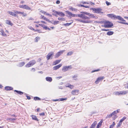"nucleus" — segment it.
<instances>
[{"label":"nucleus","instance_id":"1","mask_svg":"<svg viewBox=\"0 0 128 128\" xmlns=\"http://www.w3.org/2000/svg\"><path fill=\"white\" fill-rule=\"evenodd\" d=\"M66 14H68V16L71 18L72 17L78 16L79 18H82V20L80 19H77L76 20L78 22L83 23H90L92 21L91 20H88L90 18H94V16L93 14H90L87 12H81L82 14H73L72 12L68 10L66 11Z\"/></svg>","mask_w":128,"mask_h":128},{"label":"nucleus","instance_id":"2","mask_svg":"<svg viewBox=\"0 0 128 128\" xmlns=\"http://www.w3.org/2000/svg\"><path fill=\"white\" fill-rule=\"evenodd\" d=\"M119 110H117L114 111L112 113L108 115L106 117V118H110L112 117L113 116H114L113 117V120H115L117 117L116 114L119 112Z\"/></svg>","mask_w":128,"mask_h":128},{"label":"nucleus","instance_id":"3","mask_svg":"<svg viewBox=\"0 0 128 128\" xmlns=\"http://www.w3.org/2000/svg\"><path fill=\"white\" fill-rule=\"evenodd\" d=\"M104 25H102V27L105 28H109L112 26L113 24L112 23L109 21H107L104 22Z\"/></svg>","mask_w":128,"mask_h":128},{"label":"nucleus","instance_id":"4","mask_svg":"<svg viewBox=\"0 0 128 128\" xmlns=\"http://www.w3.org/2000/svg\"><path fill=\"white\" fill-rule=\"evenodd\" d=\"M36 61L34 60H32L30 61L25 66L27 68L30 67L34 65L36 63Z\"/></svg>","mask_w":128,"mask_h":128},{"label":"nucleus","instance_id":"5","mask_svg":"<svg viewBox=\"0 0 128 128\" xmlns=\"http://www.w3.org/2000/svg\"><path fill=\"white\" fill-rule=\"evenodd\" d=\"M65 51V50H62L57 52L56 54L54 57L55 58H57L59 57Z\"/></svg>","mask_w":128,"mask_h":128},{"label":"nucleus","instance_id":"6","mask_svg":"<svg viewBox=\"0 0 128 128\" xmlns=\"http://www.w3.org/2000/svg\"><path fill=\"white\" fill-rule=\"evenodd\" d=\"M72 68L71 66H65L63 67L62 70L64 72H65L68 70L69 68Z\"/></svg>","mask_w":128,"mask_h":128},{"label":"nucleus","instance_id":"7","mask_svg":"<svg viewBox=\"0 0 128 128\" xmlns=\"http://www.w3.org/2000/svg\"><path fill=\"white\" fill-rule=\"evenodd\" d=\"M14 12L8 11V13L10 14L13 16L15 17L16 16V15L18 14V13L17 12H18V11L16 10H14Z\"/></svg>","mask_w":128,"mask_h":128},{"label":"nucleus","instance_id":"8","mask_svg":"<svg viewBox=\"0 0 128 128\" xmlns=\"http://www.w3.org/2000/svg\"><path fill=\"white\" fill-rule=\"evenodd\" d=\"M20 8L28 10H30V8L28 6L26 5H21L19 6Z\"/></svg>","mask_w":128,"mask_h":128},{"label":"nucleus","instance_id":"9","mask_svg":"<svg viewBox=\"0 0 128 128\" xmlns=\"http://www.w3.org/2000/svg\"><path fill=\"white\" fill-rule=\"evenodd\" d=\"M92 10L94 11V12L96 13H99L101 12L102 9L101 8H92Z\"/></svg>","mask_w":128,"mask_h":128},{"label":"nucleus","instance_id":"10","mask_svg":"<svg viewBox=\"0 0 128 128\" xmlns=\"http://www.w3.org/2000/svg\"><path fill=\"white\" fill-rule=\"evenodd\" d=\"M104 76H102V77L100 76L97 78L95 82V83L96 84H97L100 81H102V80H103V79H104Z\"/></svg>","mask_w":128,"mask_h":128},{"label":"nucleus","instance_id":"11","mask_svg":"<svg viewBox=\"0 0 128 128\" xmlns=\"http://www.w3.org/2000/svg\"><path fill=\"white\" fill-rule=\"evenodd\" d=\"M107 16L113 19L116 20V16L114 15L113 14H107Z\"/></svg>","mask_w":128,"mask_h":128},{"label":"nucleus","instance_id":"12","mask_svg":"<svg viewBox=\"0 0 128 128\" xmlns=\"http://www.w3.org/2000/svg\"><path fill=\"white\" fill-rule=\"evenodd\" d=\"M40 23L38 24V25L41 26L44 29V28L46 26L44 25V24H46V23L44 21H41L40 22Z\"/></svg>","mask_w":128,"mask_h":128},{"label":"nucleus","instance_id":"13","mask_svg":"<svg viewBox=\"0 0 128 128\" xmlns=\"http://www.w3.org/2000/svg\"><path fill=\"white\" fill-rule=\"evenodd\" d=\"M79 90H72L71 92V93L74 95H77L79 94Z\"/></svg>","mask_w":128,"mask_h":128},{"label":"nucleus","instance_id":"14","mask_svg":"<svg viewBox=\"0 0 128 128\" xmlns=\"http://www.w3.org/2000/svg\"><path fill=\"white\" fill-rule=\"evenodd\" d=\"M54 53L53 52H51L49 53L46 56V58L47 60H49L50 57L54 55Z\"/></svg>","mask_w":128,"mask_h":128},{"label":"nucleus","instance_id":"15","mask_svg":"<svg viewBox=\"0 0 128 128\" xmlns=\"http://www.w3.org/2000/svg\"><path fill=\"white\" fill-rule=\"evenodd\" d=\"M62 66V64H59L54 66L53 67V69L54 70H56L58 69Z\"/></svg>","mask_w":128,"mask_h":128},{"label":"nucleus","instance_id":"16","mask_svg":"<svg viewBox=\"0 0 128 128\" xmlns=\"http://www.w3.org/2000/svg\"><path fill=\"white\" fill-rule=\"evenodd\" d=\"M118 19V20L126 22V20H124V19L122 18L121 16H116V19Z\"/></svg>","mask_w":128,"mask_h":128},{"label":"nucleus","instance_id":"17","mask_svg":"<svg viewBox=\"0 0 128 128\" xmlns=\"http://www.w3.org/2000/svg\"><path fill=\"white\" fill-rule=\"evenodd\" d=\"M40 18L41 19H43L49 22H50V20L48 18H46L42 15H41L40 16Z\"/></svg>","mask_w":128,"mask_h":128},{"label":"nucleus","instance_id":"18","mask_svg":"<svg viewBox=\"0 0 128 128\" xmlns=\"http://www.w3.org/2000/svg\"><path fill=\"white\" fill-rule=\"evenodd\" d=\"M128 93V90H122L120 91V95H125Z\"/></svg>","mask_w":128,"mask_h":128},{"label":"nucleus","instance_id":"19","mask_svg":"<svg viewBox=\"0 0 128 128\" xmlns=\"http://www.w3.org/2000/svg\"><path fill=\"white\" fill-rule=\"evenodd\" d=\"M5 90H12L13 88H12L11 86H6L4 88Z\"/></svg>","mask_w":128,"mask_h":128},{"label":"nucleus","instance_id":"20","mask_svg":"<svg viewBox=\"0 0 128 128\" xmlns=\"http://www.w3.org/2000/svg\"><path fill=\"white\" fill-rule=\"evenodd\" d=\"M17 12V13H18V14H21L22 15V16H25L27 15V14L26 13H25L22 12L18 11V12Z\"/></svg>","mask_w":128,"mask_h":128},{"label":"nucleus","instance_id":"21","mask_svg":"<svg viewBox=\"0 0 128 128\" xmlns=\"http://www.w3.org/2000/svg\"><path fill=\"white\" fill-rule=\"evenodd\" d=\"M61 60V59L56 60L53 62V65H56L59 63Z\"/></svg>","mask_w":128,"mask_h":128},{"label":"nucleus","instance_id":"22","mask_svg":"<svg viewBox=\"0 0 128 128\" xmlns=\"http://www.w3.org/2000/svg\"><path fill=\"white\" fill-rule=\"evenodd\" d=\"M97 124V122L96 121H94L93 123L91 125L90 127V128H94L95 126Z\"/></svg>","mask_w":128,"mask_h":128},{"label":"nucleus","instance_id":"23","mask_svg":"<svg viewBox=\"0 0 128 128\" xmlns=\"http://www.w3.org/2000/svg\"><path fill=\"white\" fill-rule=\"evenodd\" d=\"M31 116L32 118V120L37 121H38V120L36 116L33 115H32Z\"/></svg>","mask_w":128,"mask_h":128},{"label":"nucleus","instance_id":"24","mask_svg":"<svg viewBox=\"0 0 128 128\" xmlns=\"http://www.w3.org/2000/svg\"><path fill=\"white\" fill-rule=\"evenodd\" d=\"M102 120L103 119L101 120L100 122L99 123H98L96 126L97 127H98V128H99V127L101 126L103 121V120Z\"/></svg>","mask_w":128,"mask_h":128},{"label":"nucleus","instance_id":"25","mask_svg":"<svg viewBox=\"0 0 128 128\" xmlns=\"http://www.w3.org/2000/svg\"><path fill=\"white\" fill-rule=\"evenodd\" d=\"M46 81L50 82H51L52 80V79L50 77H47L46 78Z\"/></svg>","mask_w":128,"mask_h":128},{"label":"nucleus","instance_id":"26","mask_svg":"<svg viewBox=\"0 0 128 128\" xmlns=\"http://www.w3.org/2000/svg\"><path fill=\"white\" fill-rule=\"evenodd\" d=\"M58 15H59L60 16H64L65 15L62 12H59L58 14Z\"/></svg>","mask_w":128,"mask_h":128},{"label":"nucleus","instance_id":"27","mask_svg":"<svg viewBox=\"0 0 128 128\" xmlns=\"http://www.w3.org/2000/svg\"><path fill=\"white\" fill-rule=\"evenodd\" d=\"M69 9L72 11H77V9L73 8L71 6H70L69 7Z\"/></svg>","mask_w":128,"mask_h":128},{"label":"nucleus","instance_id":"28","mask_svg":"<svg viewBox=\"0 0 128 128\" xmlns=\"http://www.w3.org/2000/svg\"><path fill=\"white\" fill-rule=\"evenodd\" d=\"M66 87L70 88L71 89H73L74 88V86L71 85L70 84H68V86H66Z\"/></svg>","mask_w":128,"mask_h":128},{"label":"nucleus","instance_id":"29","mask_svg":"<svg viewBox=\"0 0 128 128\" xmlns=\"http://www.w3.org/2000/svg\"><path fill=\"white\" fill-rule=\"evenodd\" d=\"M14 92H16L18 94L20 95H22L23 94V92H22L20 91H19L17 90H14Z\"/></svg>","mask_w":128,"mask_h":128},{"label":"nucleus","instance_id":"30","mask_svg":"<svg viewBox=\"0 0 128 128\" xmlns=\"http://www.w3.org/2000/svg\"><path fill=\"white\" fill-rule=\"evenodd\" d=\"M30 28L32 30H34L35 32H38L39 33L41 32V31L40 30H35L32 27H31Z\"/></svg>","mask_w":128,"mask_h":128},{"label":"nucleus","instance_id":"31","mask_svg":"<svg viewBox=\"0 0 128 128\" xmlns=\"http://www.w3.org/2000/svg\"><path fill=\"white\" fill-rule=\"evenodd\" d=\"M0 32L2 34V36H6V35L5 34L4 31L2 30L0 31Z\"/></svg>","mask_w":128,"mask_h":128},{"label":"nucleus","instance_id":"32","mask_svg":"<svg viewBox=\"0 0 128 128\" xmlns=\"http://www.w3.org/2000/svg\"><path fill=\"white\" fill-rule=\"evenodd\" d=\"M6 23L8 24L12 25V24L10 20H6Z\"/></svg>","mask_w":128,"mask_h":128},{"label":"nucleus","instance_id":"33","mask_svg":"<svg viewBox=\"0 0 128 128\" xmlns=\"http://www.w3.org/2000/svg\"><path fill=\"white\" fill-rule=\"evenodd\" d=\"M58 12L57 11H56L54 10H53L52 11V12L54 13V14H53V15L54 16H56V15H58V12Z\"/></svg>","mask_w":128,"mask_h":128},{"label":"nucleus","instance_id":"34","mask_svg":"<svg viewBox=\"0 0 128 128\" xmlns=\"http://www.w3.org/2000/svg\"><path fill=\"white\" fill-rule=\"evenodd\" d=\"M114 33V32L112 31H108L107 33V34L108 35H111L112 34Z\"/></svg>","mask_w":128,"mask_h":128},{"label":"nucleus","instance_id":"35","mask_svg":"<svg viewBox=\"0 0 128 128\" xmlns=\"http://www.w3.org/2000/svg\"><path fill=\"white\" fill-rule=\"evenodd\" d=\"M25 64V63L24 62H23L19 63V65L21 67L23 66Z\"/></svg>","mask_w":128,"mask_h":128},{"label":"nucleus","instance_id":"36","mask_svg":"<svg viewBox=\"0 0 128 128\" xmlns=\"http://www.w3.org/2000/svg\"><path fill=\"white\" fill-rule=\"evenodd\" d=\"M34 100L35 101L40 100L41 99L38 97H35L34 98Z\"/></svg>","mask_w":128,"mask_h":128},{"label":"nucleus","instance_id":"37","mask_svg":"<svg viewBox=\"0 0 128 128\" xmlns=\"http://www.w3.org/2000/svg\"><path fill=\"white\" fill-rule=\"evenodd\" d=\"M72 22H73L70 23H66V24H64V25L66 26H68L71 24Z\"/></svg>","mask_w":128,"mask_h":128},{"label":"nucleus","instance_id":"38","mask_svg":"<svg viewBox=\"0 0 128 128\" xmlns=\"http://www.w3.org/2000/svg\"><path fill=\"white\" fill-rule=\"evenodd\" d=\"M114 94L116 95H120V91L116 92H114Z\"/></svg>","mask_w":128,"mask_h":128},{"label":"nucleus","instance_id":"39","mask_svg":"<svg viewBox=\"0 0 128 128\" xmlns=\"http://www.w3.org/2000/svg\"><path fill=\"white\" fill-rule=\"evenodd\" d=\"M122 124V122L120 121L117 126V128H118L120 127L121 126Z\"/></svg>","mask_w":128,"mask_h":128},{"label":"nucleus","instance_id":"40","mask_svg":"<svg viewBox=\"0 0 128 128\" xmlns=\"http://www.w3.org/2000/svg\"><path fill=\"white\" fill-rule=\"evenodd\" d=\"M126 118V117L124 116V117L121 120H120V121L122 122Z\"/></svg>","mask_w":128,"mask_h":128},{"label":"nucleus","instance_id":"41","mask_svg":"<svg viewBox=\"0 0 128 128\" xmlns=\"http://www.w3.org/2000/svg\"><path fill=\"white\" fill-rule=\"evenodd\" d=\"M73 53V52H68L67 54V56H71L72 54Z\"/></svg>","mask_w":128,"mask_h":128},{"label":"nucleus","instance_id":"42","mask_svg":"<svg viewBox=\"0 0 128 128\" xmlns=\"http://www.w3.org/2000/svg\"><path fill=\"white\" fill-rule=\"evenodd\" d=\"M40 38L38 37H37L35 38V42H37L39 40Z\"/></svg>","mask_w":128,"mask_h":128},{"label":"nucleus","instance_id":"43","mask_svg":"<svg viewBox=\"0 0 128 128\" xmlns=\"http://www.w3.org/2000/svg\"><path fill=\"white\" fill-rule=\"evenodd\" d=\"M59 23V22L58 21H54V22L53 24H56Z\"/></svg>","mask_w":128,"mask_h":128},{"label":"nucleus","instance_id":"44","mask_svg":"<svg viewBox=\"0 0 128 128\" xmlns=\"http://www.w3.org/2000/svg\"><path fill=\"white\" fill-rule=\"evenodd\" d=\"M66 98H60L59 99V101H63L64 100H66Z\"/></svg>","mask_w":128,"mask_h":128},{"label":"nucleus","instance_id":"45","mask_svg":"<svg viewBox=\"0 0 128 128\" xmlns=\"http://www.w3.org/2000/svg\"><path fill=\"white\" fill-rule=\"evenodd\" d=\"M58 19L59 20H61L62 21L64 20L65 19L64 18H58Z\"/></svg>","mask_w":128,"mask_h":128},{"label":"nucleus","instance_id":"46","mask_svg":"<svg viewBox=\"0 0 128 128\" xmlns=\"http://www.w3.org/2000/svg\"><path fill=\"white\" fill-rule=\"evenodd\" d=\"M44 14H45L47 16H52V15L51 14H49L48 13L46 12H44Z\"/></svg>","mask_w":128,"mask_h":128},{"label":"nucleus","instance_id":"47","mask_svg":"<svg viewBox=\"0 0 128 128\" xmlns=\"http://www.w3.org/2000/svg\"><path fill=\"white\" fill-rule=\"evenodd\" d=\"M100 69H98L96 70H92V72H98V71H100Z\"/></svg>","mask_w":128,"mask_h":128},{"label":"nucleus","instance_id":"48","mask_svg":"<svg viewBox=\"0 0 128 128\" xmlns=\"http://www.w3.org/2000/svg\"><path fill=\"white\" fill-rule=\"evenodd\" d=\"M115 124L114 122H113L112 123V124L110 126H111L112 128H113L114 126L115 125Z\"/></svg>","mask_w":128,"mask_h":128},{"label":"nucleus","instance_id":"49","mask_svg":"<svg viewBox=\"0 0 128 128\" xmlns=\"http://www.w3.org/2000/svg\"><path fill=\"white\" fill-rule=\"evenodd\" d=\"M106 4L107 6H109L111 4V3L108 2L107 1H106Z\"/></svg>","mask_w":128,"mask_h":128},{"label":"nucleus","instance_id":"50","mask_svg":"<svg viewBox=\"0 0 128 128\" xmlns=\"http://www.w3.org/2000/svg\"><path fill=\"white\" fill-rule=\"evenodd\" d=\"M44 29H45L46 30H50V29L48 28L47 26H45V27L44 28Z\"/></svg>","mask_w":128,"mask_h":128},{"label":"nucleus","instance_id":"51","mask_svg":"<svg viewBox=\"0 0 128 128\" xmlns=\"http://www.w3.org/2000/svg\"><path fill=\"white\" fill-rule=\"evenodd\" d=\"M119 23H122L123 24H126L127 25H128V23H125V22H119Z\"/></svg>","mask_w":128,"mask_h":128},{"label":"nucleus","instance_id":"52","mask_svg":"<svg viewBox=\"0 0 128 128\" xmlns=\"http://www.w3.org/2000/svg\"><path fill=\"white\" fill-rule=\"evenodd\" d=\"M40 115L41 116H44L45 115V114L44 112H42V113H40Z\"/></svg>","mask_w":128,"mask_h":128},{"label":"nucleus","instance_id":"53","mask_svg":"<svg viewBox=\"0 0 128 128\" xmlns=\"http://www.w3.org/2000/svg\"><path fill=\"white\" fill-rule=\"evenodd\" d=\"M82 3L83 4H89V3L87 2H82Z\"/></svg>","mask_w":128,"mask_h":128},{"label":"nucleus","instance_id":"54","mask_svg":"<svg viewBox=\"0 0 128 128\" xmlns=\"http://www.w3.org/2000/svg\"><path fill=\"white\" fill-rule=\"evenodd\" d=\"M109 30L108 29H102V31H107Z\"/></svg>","mask_w":128,"mask_h":128},{"label":"nucleus","instance_id":"55","mask_svg":"<svg viewBox=\"0 0 128 128\" xmlns=\"http://www.w3.org/2000/svg\"><path fill=\"white\" fill-rule=\"evenodd\" d=\"M26 96L28 100H30V97L28 95H26Z\"/></svg>","mask_w":128,"mask_h":128},{"label":"nucleus","instance_id":"56","mask_svg":"<svg viewBox=\"0 0 128 128\" xmlns=\"http://www.w3.org/2000/svg\"><path fill=\"white\" fill-rule=\"evenodd\" d=\"M31 70L32 71L34 72L36 70V69H35L34 68H32Z\"/></svg>","mask_w":128,"mask_h":128},{"label":"nucleus","instance_id":"57","mask_svg":"<svg viewBox=\"0 0 128 128\" xmlns=\"http://www.w3.org/2000/svg\"><path fill=\"white\" fill-rule=\"evenodd\" d=\"M60 3V2L59 0H57L56 2V4H59Z\"/></svg>","mask_w":128,"mask_h":128},{"label":"nucleus","instance_id":"58","mask_svg":"<svg viewBox=\"0 0 128 128\" xmlns=\"http://www.w3.org/2000/svg\"><path fill=\"white\" fill-rule=\"evenodd\" d=\"M34 22L35 23H36V24H39L40 23V21H38V22Z\"/></svg>","mask_w":128,"mask_h":128},{"label":"nucleus","instance_id":"59","mask_svg":"<svg viewBox=\"0 0 128 128\" xmlns=\"http://www.w3.org/2000/svg\"><path fill=\"white\" fill-rule=\"evenodd\" d=\"M34 19L33 18H29V19H28V20H33Z\"/></svg>","mask_w":128,"mask_h":128},{"label":"nucleus","instance_id":"60","mask_svg":"<svg viewBox=\"0 0 128 128\" xmlns=\"http://www.w3.org/2000/svg\"><path fill=\"white\" fill-rule=\"evenodd\" d=\"M89 6H85L84 8H89Z\"/></svg>","mask_w":128,"mask_h":128},{"label":"nucleus","instance_id":"61","mask_svg":"<svg viewBox=\"0 0 128 128\" xmlns=\"http://www.w3.org/2000/svg\"><path fill=\"white\" fill-rule=\"evenodd\" d=\"M53 100L54 101H55V102L58 101H59V99H56V100Z\"/></svg>","mask_w":128,"mask_h":128},{"label":"nucleus","instance_id":"62","mask_svg":"<svg viewBox=\"0 0 128 128\" xmlns=\"http://www.w3.org/2000/svg\"><path fill=\"white\" fill-rule=\"evenodd\" d=\"M39 25H37V24H35V26L36 28H38L39 27Z\"/></svg>","mask_w":128,"mask_h":128},{"label":"nucleus","instance_id":"63","mask_svg":"<svg viewBox=\"0 0 128 128\" xmlns=\"http://www.w3.org/2000/svg\"><path fill=\"white\" fill-rule=\"evenodd\" d=\"M76 75H74L73 76V78H76Z\"/></svg>","mask_w":128,"mask_h":128},{"label":"nucleus","instance_id":"64","mask_svg":"<svg viewBox=\"0 0 128 128\" xmlns=\"http://www.w3.org/2000/svg\"><path fill=\"white\" fill-rule=\"evenodd\" d=\"M10 119L12 120H16V118H12V119L11 118Z\"/></svg>","mask_w":128,"mask_h":128}]
</instances>
